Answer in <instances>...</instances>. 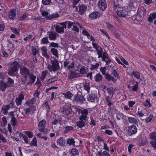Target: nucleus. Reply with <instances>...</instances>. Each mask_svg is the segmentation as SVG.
<instances>
[{
  "mask_svg": "<svg viewBox=\"0 0 156 156\" xmlns=\"http://www.w3.org/2000/svg\"><path fill=\"white\" fill-rule=\"evenodd\" d=\"M20 66L19 61H14L11 63L10 69L8 72V74L12 76H16V73Z\"/></svg>",
  "mask_w": 156,
  "mask_h": 156,
  "instance_id": "nucleus-1",
  "label": "nucleus"
},
{
  "mask_svg": "<svg viewBox=\"0 0 156 156\" xmlns=\"http://www.w3.org/2000/svg\"><path fill=\"white\" fill-rule=\"evenodd\" d=\"M51 65L49 64L47 67L48 69L50 72H55L59 69V63L57 60H51Z\"/></svg>",
  "mask_w": 156,
  "mask_h": 156,
  "instance_id": "nucleus-2",
  "label": "nucleus"
},
{
  "mask_svg": "<svg viewBox=\"0 0 156 156\" xmlns=\"http://www.w3.org/2000/svg\"><path fill=\"white\" fill-rule=\"evenodd\" d=\"M20 73L22 76L24 78L25 81L27 80L29 75L30 74V70L25 66H23L20 69Z\"/></svg>",
  "mask_w": 156,
  "mask_h": 156,
  "instance_id": "nucleus-3",
  "label": "nucleus"
},
{
  "mask_svg": "<svg viewBox=\"0 0 156 156\" xmlns=\"http://www.w3.org/2000/svg\"><path fill=\"white\" fill-rule=\"evenodd\" d=\"M72 109L70 104H65L63 107L62 113L68 117H71Z\"/></svg>",
  "mask_w": 156,
  "mask_h": 156,
  "instance_id": "nucleus-4",
  "label": "nucleus"
},
{
  "mask_svg": "<svg viewBox=\"0 0 156 156\" xmlns=\"http://www.w3.org/2000/svg\"><path fill=\"white\" fill-rule=\"evenodd\" d=\"M76 10L81 15H83L86 12L87 7L86 5L82 4L79 5L78 7H76Z\"/></svg>",
  "mask_w": 156,
  "mask_h": 156,
  "instance_id": "nucleus-5",
  "label": "nucleus"
},
{
  "mask_svg": "<svg viewBox=\"0 0 156 156\" xmlns=\"http://www.w3.org/2000/svg\"><path fill=\"white\" fill-rule=\"evenodd\" d=\"M46 121L45 119H43L40 121L38 123V130L41 132H45V124Z\"/></svg>",
  "mask_w": 156,
  "mask_h": 156,
  "instance_id": "nucleus-6",
  "label": "nucleus"
},
{
  "mask_svg": "<svg viewBox=\"0 0 156 156\" xmlns=\"http://www.w3.org/2000/svg\"><path fill=\"white\" fill-rule=\"evenodd\" d=\"M98 5L101 11H104L106 8L107 5L105 0H99L98 2Z\"/></svg>",
  "mask_w": 156,
  "mask_h": 156,
  "instance_id": "nucleus-7",
  "label": "nucleus"
},
{
  "mask_svg": "<svg viewBox=\"0 0 156 156\" xmlns=\"http://www.w3.org/2000/svg\"><path fill=\"white\" fill-rule=\"evenodd\" d=\"M78 94V92L77 94L75 95L76 97L75 98V101L77 103H80V104L83 103L85 101L83 96L82 94Z\"/></svg>",
  "mask_w": 156,
  "mask_h": 156,
  "instance_id": "nucleus-8",
  "label": "nucleus"
},
{
  "mask_svg": "<svg viewBox=\"0 0 156 156\" xmlns=\"http://www.w3.org/2000/svg\"><path fill=\"white\" fill-rule=\"evenodd\" d=\"M87 100L90 102H94L95 99H98L97 94V93H91L90 94H88L87 96Z\"/></svg>",
  "mask_w": 156,
  "mask_h": 156,
  "instance_id": "nucleus-9",
  "label": "nucleus"
},
{
  "mask_svg": "<svg viewBox=\"0 0 156 156\" xmlns=\"http://www.w3.org/2000/svg\"><path fill=\"white\" fill-rule=\"evenodd\" d=\"M101 15V14L99 12L94 11L89 14V16L91 20H94L99 18Z\"/></svg>",
  "mask_w": 156,
  "mask_h": 156,
  "instance_id": "nucleus-10",
  "label": "nucleus"
},
{
  "mask_svg": "<svg viewBox=\"0 0 156 156\" xmlns=\"http://www.w3.org/2000/svg\"><path fill=\"white\" fill-rule=\"evenodd\" d=\"M128 134L129 136L136 134L137 132V129L134 125L129 127L128 129Z\"/></svg>",
  "mask_w": 156,
  "mask_h": 156,
  "instance_id": "nucleus-11",
  "label": "nucleus"
},
{
  "mask_svg": "<svg viewBox=\"0 0 156 156\" xmlns=\"http://www.w3.org/2000/svg\"><path fill=\"white\" fill-rule=\"evenodd\" d=\"M118 16L120 17H125L128 14V11L126 9H118L116 11Z\"/></svg>",
  "mask_w": 156,
  "mask_h": 156,
  "instance_id": "nucleus-12",
  "label": "nucleus"
},
{
  "mask_svg": "<svg viewBox=\"0 0 156 156\" xmlns=\"http://www.w3.org/2000/svg\"><path fill=\"white\" fill-rule=\"evenodd\" d=\"M148 143L147 140L145 138L142 137H140L138 142V143L140 146H142L146 145Z\"/></svg>",
  "mask_w": 156,
  "mask_h": 156,
  "instance_id": "nucleus-13",
  "label": "nucleus"
},
{
  "mask_svg": "<svg viewBox=\"0 0 156 156\" xmlns=\"http://www.w3.org/2000/svg\"><path fill=\"white\" fill-rule=\"evenodd\" d=\"M16 9H11L9 13V17L11 20H12L15 19L16 18Z\"/></svg>",
  "mask_w": 156,
  "mask_h": 156,
  "instance_id": "nucleus-14",
  "label": "nucleus"
},
{
  "mask_svg": "<svg viewBox=\"0 0 156 156\" xmlns=\"http://www.w3.org/2000/svg\"><path fill=\"white\" fill-rule=\"evenodd\" d=\"M7 83L4 82L3 80H0V90L5 92L6 88L8 87Z\"/></svg>",
  "mask_w": 156,
  "mask_h": 156,
  "instance_id": "nucleus-15",
  "label": "nucleus"
},
{
  "mask_svg": "<svg viewBox=\"0 0 156 156\" xmlns=\"http://www.w3.org/2000/svg\"><path fill=\"white\" fill-rule=\"evenodd\" d=\"M96 156H110V155L108 152L106 151L102 152V150H101L97 151Z\"/></svg>",
  "mask_w": 156,
  "mask_h": 156,
  "instance_id": "nucleus-16",
  "label": "nucleus"
},
{
  "mask_svg": "<svg viewBox=\"0 0 156 156\" xmlns=\"http://www.w3.org/2000/svg\"><path fill=\"white\" fill-rule=\"evenodd\" d=\"M66 140L63 137H60L57 141V145L62 147L65 146Z\"/></svg>",
  "mask_w": 156,
  "mask_h": 156,
  "instance_id": "nucleus-17",
  "label": "nucleus"
},
{
  "mask_svg": "<svg viewBox=\"0 0 156 156\" xmlns=\"http://www.w3.org/2000/svg\"><path fill=\"white\" fill-rule=\"evenodd\" d=\"M59 16L57 12H55L51 15H49L48 16H46L45 17V19L46 20H51L53 18L58 17Z\"/></svg>",
  "mask_w": 156,
  "mask_h": 156,
  "instance_id": "nucleus-18",
  "label": "nucleus"
},
{
  "mask_svg": "<svg viewBox=\"0 0 156 156\" xmlns=\"http://www.w3.org/2000/svg\"><path fill=\"white\" fill-rule=\"evenodd\" d=\"M115 131L118 136L122 138H123V135L122 134V132L120 129L119 126L115 127Z\"/></svg>",
  "mask_w": 156,
  "mask_h": 156,
  "instance_id": "nucleus-19",
  "label": "nucleus"
},
{
  "mask_svg": "<svg viewBox=\"0 0 156 156\" xmlns=\"http://www.w3.org/2000/svg\"><path fill=\"white\" fill-rule=\"evenodd\" d=\"M132 74L134 77L137 79H140V81H142V80L140 79L141 73L140 72L138 71H133L132 73Z\"/></svg>",
  "mask_w": 156,
  "mask_h": 156,
  "instance_id": "nucleus-20",
  "label": "nucleus"
},
{
  "mask_svg": "<svg viewBox=\"0 0 156 156\" xmlns=\"http://www.w3.org/2000/svg\"><path fill=\"white\" fill-rule=\"evenodd\" d=\"M156 18V12H154L152 13H150L148 17V21L151 22H153V20Z\"/></svg>",
  "mask_w": 156,
  "mask_h": 156,
  "instance_id": "nucleus-21",
  "label": "nucleus"
},
{
  "mask_svg": "<svg viewBox=\"0 0 156 156\" xmlns=\"http://www.w3.org/2000/svg\"><path fill=\"white\" fill-rule=\"evenodd\" d=\"M94 78L96 82H100L102 81V76L100 73H98L94 76Z\"/></svg>",
  "mask_w": 156,
  "mask_h": 156,
  "instance_id": "nucleus-22",
  "label": "nucleus"
},
{
  "mask_svg": "<svg viewBox=\"0 0 156 156\" xmlns=\"http://www.w3.org/2000/svg\"><path fill=\"white\" fill-rule=\"evenodd\" d=\"M49 38L51 40H55L57 38L56 33L53 31H51L49 34Z\"/></svg>",
  "mask_w": 156,
  "mask_h": 156,
  "instance_id": "nucleus-23",
  "label": "nucleus"
},
{
  "mask_svg": "<svg viewBox=\"0 0 156 156\" xmlns=\"http://www.w3.org/2000/svg\"><path fill=\"white\" fill-rule=\"evenodd\" d=\"M149 137L151 141H156V132L154 131L151 132L149 134Z\"/></svg>",
  "mask_w": 156,
  "mask_h": 156,
  "instance_id": "nucleus-24",
  "label": "nucleus"
},
{
  "mask_svg": "<svg viewBox=\"0 0 156 156\" xmlns=\"http://www.w3.org/2000/svg\"><path fill=\"white\" fill-rule=\"evenodd\" d=\"M105 78L108 81H110L112 80L114 82L116 81V79L114 78L113 76H111L108 73H107L105 75Z\"/></svg>",
  "mask_w": 156,
  "mask_h": 156,
  "instance_id": "nucleus-25",
  "label": "nucleus"
},
{
  "mask_svg": "<svg viewBox=\"0 0 156 156\" xmlns=\"http://www.w3.org/2000/svg\"><path fill=\"white\" fill-rule=\"evenodd\" d=\"M76 76L75 70H71L69 71L68 75V78L70 80L74 78Z\"/></svg>",
  "mask_w": 156,
  "mask_h": 156,
  "instance_id": "nucleus-26",
  "label": "nucleus"
},
{
  "mask_svg": "<svg viewBox=\"0 0 156 156\" xmlns=\"http://www.w3.org/2000/svg\"><path fill=\"white\" fill-rule=\"evenodd\" d=\"M111 98H110L109 96H106L105 97V101L107 105L110 106L113 105V102L111 100Z\"/></svg>",
  "mask_w": 156,
  "mask_h": 156,
  "instance_id": "nucleus-27",
  "label": "nucleus"
},
{
  "mask_svg": "<svg viewBox=\"0 0 156 156\" xmlns=\"http://www.w3.org/2000/svg\"><path fill=\"white\" fill-rule=\"evenodd\" d=\"M62 95L66 99H70L73 96V94L70 91H67L66 93H62Z\"/></svg>",
  "mask_w": 156,
  "mask_h": 156,
  "instance_id": "nucleus-28",
  "label": "nucleus"
},
{
  "mask_svg": "<svg viewBox=\"0 0 156 156\" xmlns=\"http://www.w3.org/2000/svg\"><path fill=\"white\" fill-rule=\"evenodd\" d=\"M128 119L129 122V123H133L135 125H137L138 123L137 119L134 118L129 117H128Z\"/></svg>",
  "mask_w": 156,
  "mask_h": 156,
  "instance_id": "nucleus-29",
  "label": "nucleus"
},
{
  "mask_svg": "<svg viewBox=\"0 0 156 156\" xmlns=\"http://www.w3.org/2000/svg\"><path fill=\"white\" fill-rule=\"evenodd\" d=\"M28 78L29 79L31 84H33L35 81L36 76H34L33 73H30L29 75Z\"/></svg>",
  "mask_w": 156,
  "mask_h": 156,
  "instance_id": "nucleus-30",
  "label": "nucleus"
},
{
  "mask_svg": "<svg viewBox=\"0 0 156 156\" xmlns=\"http://www.w3.org/2000/svg\"><path fill=\"white\" fill-rule=\"evenodd\" d=\"M71 156H76L79 155V152L78 150L75 148H72L70 152Z\"/></svg>",
  "mask_w": 156,
  "mask_h": 156,
  "instance_id": "nucleus-31",
  "label": "nucleus"
},
{
  "mask_svg": "<svg viewBox=\"0 0 156 156\" xmlns=\"http://www.w3.org/2000/svg\"><path fill=\"white\" fill-rule=\"evenodd\" d=\"M56 31L58 33L62 34L64 33V30L62 27L59 26H56L55 27Z\"/></svg>",
  "mask_w": 156,
  "mask_h": 156,
  "instance_id": "nucleus-32",
  "label": "nucleus"
},
{
  "mask_svg": "<svg viewBox=\"0 0 156 156\" xmlns=\"http://www.w3.org/2000/svg\"><path fill=\"white\" fill-rule=\"evenodd\" d=\"M32 107L31 106H29L28 108H25L24 111L26 115H29L33 113V111L31 110Z\"/></svg>",
  "mask_w": 156,
  "mask_h": 156,
  "instance_id": "nucleus-33",
  "label": "nucleus"
},
{
  "mask_svg": "<svg viewBox=\"0 0 156 156\" xmlns=\"http://www.w3.org/2000/svg\"><path fill=\"white\" fill-rule=\"evenodd\" d=\"M14 81L10 77L8 79V82L7 83L8 87H10L13 86Z\"/></svg>",
  "mask_w": 156,
  "mask_h": 156,
  "instance_id": "nucleus-34",
  "label": "nucleus"
},
{
  "mask_svg": "<svg viewBox=\"0 0 156 156\" xmlns=\"http://www.w3.org/2000/svg\"><path fill=\"white\" fill-rule=\"evenodd\" d=\"M136 83L134 86H133L131 87L132 88V90L133 92H137L138 89L139 84L138 82L137 81L135 82Z\"/></svg>",
  "mask_w": 156,
  "mask_h": 156,
  "instance_id": "nucleus-35",
  "label": "nucleus"
},
{
  "mask_svg": "<svg viewBox=\"0 0 156 156\" xmlns=\"http://www.w3.org/2000/svg\"><path fill=\"white\" fill-rule=\"evenodd\" d=\"M77 126L80 128H81L85 126V122L84 121L80 120L76 122Z\"/></svg>",
  "mask_w": 156,
  "mask_h": 156,
  "instance_id": "nucleus-36",
  "label": "nucleus"
},
{
  "mask_svg": "<svg viewBox=\"0 0 156 156\" xmlns=\"http://www.w3.org/2000/svg\"><path fill=\"white\" fill-rule=\"evenodd\" d=\"M58 77L56 76L46 81V83L47 84H48L53 82H55L56 81L58 80Z\"/></svg>",
  "mask_w": 156,
  "mask_h": 156,
  "instance_id": "nucleus-37",
  "label": "nucleus"
},
{
  "mask_svg": "<svg viewBox=\"0 0 156 156\" xmlns=\"http://www.w3.org/2000/svg\"><path fill=\"white\" fill-rule=\"evenodd\" d=\"M44 105L46 109L47 113H48L50 111L51 108L49 105L48 102L47 101H45L43 104Z\"/></svg>",
  "mask_w": 156,
  "mask_h": 156,
  "instance_id": "nucleus-38",
  "label": "nucleus"
},
{
  "mask_svg": "<svg viewBox=\"0 0 156 156\" xmlns=\"http://www.w3.org/2000/svg\"><path fill=\"white\" fill-rule=\"evenodd\" d=\"M115 91V89L114 90L112 87L108 88L107 89V91L108 94L112 96V97L113 96L114 93Z\"/></svg>",
  "mask_w": 156,
  "mask_h": 156,
  "instance_id": "nucleus-39",
  "label": "nucleus"
},
{
  "mask_svg": "<svg viewBox=\"0 0 156 156\" xmlns=\"http://www.w3.org/2000/svg\"><path fill=\"white\" fill-rule=\"evenodd\" d=\"M50 43L48 37H45L42 38L41 41V44H47Z\"/></svg>",
  "mask_w": 156,
  "mask_h": 156,
  "instance_id": "nucleus-40",
  "label": "nucleus"
},
{
  "mask_svg": "<svg viewBox=\"0 0 156 156\" xmlns=\"http://www.w3.org/2000/svg\"><path fill=\"white\" fill-rule=\"evenodd\" d=\"M79 112H80L81 115H86L87 116L88 114V111L87 109H84L83 110L79 109Z\"/></svg>",
  "mask_w": 156,
  "mask_h": 156,
  "instance_id": "nucleus-41",
  "label": "nucleus"
},
{
  "mask_svg": "<svg viewBox=\"0 0 156 156\" xmlns=\"http://www.w3.org/2000/svg\"><path fill=\"white\" fill-rule=\"evenodd\" d=\"M48 73V71L46 70L42 72L40 78L41 80V81H43L44 80V78H45Z\"/></svg>",
  "mask_w": 156,
  "mask_h": 156,
  "instance_id": "nucleus-42",
  "label": "nucleus"
},
{
  "mask_svg": "<svg viewBox=\"0 0 156 156\" xmlns=\"http://www.w3.org/2000/svg\"><path fill=\"white\" fill-rule=\"evenodd\" d=\"M96 50L97 51V54L98 56V58H101L103 54L102 53V52L103 51L102 48H101V47H99V48Z\"/></svg>",
  "mask_w": 156,
  "mask_h": 156,
  "instance_id": "nucleus-43",
  "label": "nucleus"
},
{
  "mask_svg": "<svg viewBox=\"0 0 156 156\" xmlns=\"http://www.w3.org/2000/svg\"><path fill=\"white\" fill-rule=\"evenodd\" d=\"M75 143L73 138H71L67 139V143L69 145H74Z\"/></svg>",
  "mask_w": 156,
  "mask_h": 156,
  "instance_id": "nucleus-44",
  "label": "nucleus"
},
{
  "mask_svg": "<svg viewBox=\"0 0 156 156\" xmlns=\"http://www.w3.org/2000/svg\"><path fill=\"white\" fill-rule=\"evenodd\" d=\"M31 146L37 147V142L36 137H34L30 144Z\"/></svg>",
  "mask_w": 156,
  "mask_h": 156,
  "instance_id": "nucleus-45",
  "label": "nucleus"
},
{
  "mask_svg": "<svg viewBox=\"0 0 156 156\" xmlns=\"http://www.w3.org/2000/svg\"><path fill=\"white\" fill-rule=\"evenodd\" d=\"M20 137H22L23 140L26 144H28L29 143L28 139L27 136L23 134L20 133Z\"/></svg>",
  "mask_w": 156,
  "mask_h": 156,
  "instance_id": "nucleus-46",
  "label": "nucleus"
},
{
  "mask_svg": "<svg viewBox=\"0 0 156 156\" xmlns=\"http://www.w3.org/2000/svg\"><path fill=\"white\" fill-rule=\"evenodd\" d=\"M51 51L54 55L56 57H58V53L57 49L55 48H51Z\"/></svg>",
  "mask_w": 156,
  "mask_h": 156,
  "instance_id": "nucleus-47",
  "label": "nucleus"
},
{
  "mask_svg": "<svg viewBox=\"0 0 156 156\" xmlns=\"http://www.w3.org/2000/svg\"><path fill=\"white\" fill-rule=\"evenodd\" d=\"M11 30L14 33L17 35H20V30L19 29H17L16 28L14 27H12L11 28Z\"/></svg>",
  "mask_w": 156,
  "mask_h": 156,
  "instance_id": "nucleus-48",
  "label": "nucleus"
},
{
  "mask_svg": "<svg viewBox=\"0 0 156 156\" xmlns=\"http://www.w3.org/2000/svg\"><path fill=\"white\" fill-rule=\"evenodd\" d=\"M143 105L144 106L151 107V104L150 102V100L146 99L145 102L143 103Z\"/></svg>",
  "mask_w": 156,
  "mask_h": 156,
  "instance_id": "nucleus-49",
  "label": "nucleus"
},
{
  "mask_svg": "<svg viewBox=\"0 0 156 156\" xmlns=\"http://www.w3.org/2000/svg\"><path fill=\"white\" fill-rule=\"evenodd\" d=\"M28 15V14L26 13H23L22 16L20 17V20L21 21H23L25 20H26V19L27 18Z\"/></svg>",
  "mask_w": 156,
  "mask_h": 156,
  "instance_id": "nucleus-50",
  "label": "nucleus"
},
{
  "mask_svg": "<svg viewBox=\"0 0 156 156\" xmlns=\"http://www.w3.org/2000/svg\"><path fill=\"white\" fill-rule=\"evenodd\" d=\"M2 123L1 124L2 126L3 127H5L7 125V121L6 117L5 116H4L2 118Z\"/></svg>",
  "mask_w": 156,
  "mask_h": 156,
  "instance_id": "nucleus-51",
  "label": "nucleus"
},
{
  "mask_svg": "<svg viewBox=\"0 0 156 156\" xmlns=\"http://www.w3.org/2000/svg\"><path fill=\"white\" fill-rule=\"evenodd\" d=\"M101 58H102L103 61H105L106 58H108L109 57L108 54L106 52H104L103 53Z\"/></svg>",
  "mask_w": 156,
  "mask_h": 156,
  "instance_id": "nucleus-52",
  "label": "nucleus"
},
{
  "mask_svg": "<svg viewBox=\"0 0 156 156\" xmlns=\"http://www.w3.org/2000/svg\"><path fill=\"white\" fill-rule=\"evenodd\" d=\"M99 64L98 63H95V64H92L90 66V69L91 70L97 69L98 67Z\"/></svg>",
  "mask_w": 156,
  "mask_h": 156,
  "instance_id": "nucleus-53",
  "label": "nucleus"
},
{
  "mask_svg": "<svg viewBox=\"0 0 156 156\" xmlns=\"http://www.w3.org/2000/svg\"><path fill=\"white\" fill-rule=\"evenodd\" d=\"M10 122L12 126H15L17 122V120L15 117H13L12 118Z\"/></svg>",
  "mask_w": 156,
  "mask_h": 156,
  "instance_id": "nucleus-54",
  "label": "nucleus"
},
{
  "mask_svg": "<svg viewBox=\"0 0 156 156\" xmlns=\"http://www.w3.org/2000/svg\"><path fill=\"white\" fill-rule=\"evenodd\" d=\"M32 54L33 56H35V55L38 54V53L39 51L38 50H37L36 47H34L32 48Z\"/></svg>",
  "mask_w": 156,
  "mask_h": 156,
  "instance_id": "nucleus-55",
  "label": "nucleus"
},
{
  "mask_svg": "<svg viewBox=\"0 0 156 156\" xmlns=\"http://www.w3.org/2000/svg\"><path fill=\"white\" fill-rule=\"evenodd\" d=\"M42 3L45 5H48L51 4V0H42Z\"/></svg>",
  "mask_w": 156,
  "mask_h": 156,
  "instance_id": "nucleus-56",
  "label": "nucleus"
},
{
  "mask_svg": "<svg viewBox=\"0 0 156 156\" xmlns=\"http://www.w3.org/2000/svg\"><path fill=\"white\" fill-rule=\"evenodd\" d=\"M124 115L122 113L120 112L117 114L116 118L119 121L121 120V118L122 119L123 118Z\"/></svg>",
  "mask_w": 156,
  "mask_h": 156,
  "instance_id": "nucleus-57",
  "label": "nucleus"
},
{
  "mask_svg": "<svg viewBox=\"0 0 156 156\" xmlns=\"http://www.w3.org/2000/svg\"><path fill=\"white\" fill-rule=\"evenodd\" d=\"M113 75L115 77L117 78V79H119V75L118 73L117 72L116 70L114 69L112 72Z\"/></svg>",
  "mask_w": 156,
  "mask_h": 156,
  "instance_id": "nucleus-58",
  "label": "nucleus"
},
{
  "mask_svg": "<svg viewBox=\"0 0 156 156\" xmlns=\"http://www.w3.org/2000/svg\"><path fill=\"white\" fill-rule=\"evenodd\" d=\"M87 116L86 115H81L79 117V119L80 120L83 121H86L87 120Z\"/></svg>",
  "mask_w": 156,
  "mask_h": 156,
  "instance_id": "nucleus-59",
  "label": "nucleus"
},
{
  "mask_svg": "<svg viewBox=\"0 0 156 156\" xmlns=\"http://www.w3.org/2000/svg\"><path fill=\"white\" fill-rule=\"evenodd\" d=\"M142 16L141 14L139 13H138L136 15V18L134 19V20H136L137 22H139L140 21V19H139L138 18L140 19L142 17Z\"/></svg>",
  "mask_w": 156,
  "mask_h": 156,
  "instance_id": "nucleus-60",
  "label": "nucleus"
},
{
  "mask_svg": "<svg viewBox=\"0 0 156 156\" xmlns=\"http://www.w3.org/2000/svg\"><path fill=\"white\" fill-rule=\"evenodd\" d=\"M66 23L68 25L67 27L68 29H70L73 26V22L69 21H66Z\"/></svg>",
  "mask_w": 156,
  "mask_h": 156,
  "instance_id": "nucleus-61",
  "label": "nucleus"
},
{
  "mask_svg": "<svg viewBox=\"0 0 156 156\" xmlns=\"http://www.w3.org/2000/svg\"><path fill=\"white\" fill-rule=\"evenodd\" d=\"M50 46L55 48H58L59 47L58 44V43L52 42L50 43Z\"/></svg>",
  "mask_w": 156,
  "mask_h": 156,
  "instance_id": "nucleus-62",
  "label": "nucleus"
},
{
  "mask_svg": "<svg viewBox=\"0 0 156 156\" xmlns=\"http://www.w3.org/2000/svg\"><path fill=\"white\" fill-rule=\"evenodd\" d=\"M0 140L2 141L3 143H5L6 142V140L4 136L0 133Z\"/></svg>",
  "mask_w": 156,
  "mask_h": 156,
  "instance_id": "nucleus-63",
  "label": "nucleus"
},
{
  "mask_svg": "<svg viewBox=\"0 0 156 156\" xmlns=\"http://www.w3.org/2000/svg\"><path fill=\"white\" fill-rule=\"evenodd\" d=\"M150 143L154 149L156 150V141H151Z\"/></svg>",
  "mask_w": 156,
  "mask_h": 156,
  "instance_id": "nucleus-64",
  "label": "nucleus"
}]
</instances>
